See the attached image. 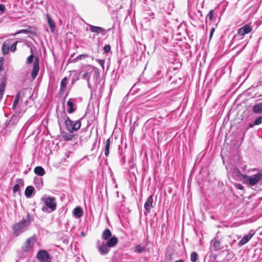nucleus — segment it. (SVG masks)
I'll use <instances>...</instances> for the list:
<instances>
[{
	"label": "nucleus",
	"instance_id": "24",
	"mask_svg": "<svg viewBox=\"0 0 262 262\" xmlns=\"http://www.w3.org/2000/svg\"><path fill=\"white\" fill-rule=\"evenodd\" d=\"M68 83V79L66 77L63 78L60 83V91L61 93H63L66 89L67 84Z\"/></svg>",
	"mask_w": 262,
	"mask_h": 262
},
{
	"label": "nucleus",
	"instance_id": "5",
	"mask_svg": "<svg viewBox=\"0 0 262 262\" xmlns=\"http://www.w3.org/2000/svg\"><path fill=\"white\" fill-rule=\"evenodd\" d=\"M243 178L246 183L250 184L251 186H253L262 179V172H258L251 176L244 175Z\"/></svg>",
	"mask_w": 262,
	"mask_h": 262
},
{
	"label": "nucleus",
	"instance_id": "14",
	"mask_svg": "<svg viewBox=\"0 0 262 262\" xmlns=\"http://www.w3.org/2000/svg\"><path fill=\"white\" fill-rule=\"evenodd\" d=\"M11 40L7 39L6 40L2 45V52L4 55H7L9 53L10 49L9 46L11 43Z\"/></svg>",
	"mask_w": 262,
	"mask_h": 262
},
{
	"label": "nucleus",
	"instance_id": "31",
	"mask_svg": "<svg viewBox=\"0 0 262 262\" xmlns=\"http://www.w3.org/2000/svg\"><path fill=\"white\" fill-rule=\"evenodd\" d=\"M17 43L18 41H16L11 45L10 49L12 52H14L16 50V46Z\"/></svg>",
	"mask_w": 262,
	"mask_h": 262
},
{
	"label": "nucleus",
	"instance_id": "4",
	"mask_svg": "<svg viewBox=\"0 0 262 262\" xmlns=\"http://www.w3.org/2000/svg\"><path fill=\"white\" fill-rule=\"evenodd\" d=\"M45 204V206L42 207V210L45 212H51L55 211L56 209V201L54 197L49 196L45 198H42Z\"/></svg>",
	"mask_w": 262,
	"mask_h": 262
},
{
	"label": "nucleus",
	"instance_id": "3",
	"mask_svg": "<svg viewBox=\"0 0 262 262\" xmlns=\"http://www.w3.org/2000/svg\"><path fill=\"white\" fill-rule=\"evenodd\" d=\"M61 115L63 119L65 120L64 124L66 129L70 133H73L74 132L77 131L80 128L81 125V120L83 119V117H82L79 119L74 121L67 116L64 111L61 112Z\"/></svg>",
	"mask_w": 262,
	"mask_h": 262
},
{
	"label": "nucleus",
	"instance_id": "30",
	"mask_svg": "<svg viewBox=\"0 0 262 262\" xmlns=\"http://www.w3.org/2000/svg\"><path fill=\"white\" fill-rule=\"evenodd\" d=\"M18 118L17 115H14L11 117L10 121H11V122H12L11 124L12 125L15 124L16 122H18Z\"/></svg>",
	"mask_w": 262,
	"mask_h": 262
},
{
	"label": "nucleus",
	"instance_id": "34",
	"mask_svg": "<svg viewBox=\"0 0 262 262\" xmlns=\"http://www.w3.org/2000/svg\"><path fill=\"white\" fill-rule=\"evenodd\" d=\"M88 57L87 55L81 54V55H78L76 58H75L73 60V61H76L77 60H81V59H84V58H85V57Z\"/></svg>",
	"mask_w": 262,
	"mask_h": 262
},
{
	"label": "nucleus",
	"instance_id": "46",
	"mask_svg": "<svg viewBox=\"0 0 262 262\" xmlns=\"http://www.w3.org/2000/svg\"><path fill=\"white\" fill-rule=\"evenodd\" d=\"M80 235L82 237H84L85 236V233L84 231H82L80 233Z\"/></svg>",
	"mask_w": 262,
	"mask_h": 262
},
{
	"label": "nucleus",
	"instance_id": "16",
	"mask_svg": "<svg viewBox=\"0 0 262 262\" xmlns=\"http://www.w3.org/2000/svg\"><path fill=\"white\" fill-rule=\"evenodd\" d=\"M83 214V211L82 208L80 206L76 207L73 210V215L76 218H79Z\"/></svg>",
	"mask_w": 262,
	"mask_h": 262
},
{
	"label": "nucleus",
	"instance_id": "42",
	"mask_svg": "<svg viewBox=\"0 0 262 262\" xmlns=\"http://www.w3.org/2000/svg\"><path fill=\"white\" fill-rule=\"evenodd\" d=\"M214 30H215V29L212 28L211 29V31H210V38H211L212 36L213 35V33L214 32Z\"/></svg>",
	"mask_w": 262,
	"mask_h": 262
},
{
	"label": "nucleus",
	"instance_id": "38",
	"mask_svg": "<svg viewBox=\"0 0 262 262\" xmlns=\"http://www.w3.org/2000/svg\"><path fill=\"white\" fill-rule=\"evenodd\" d=\"M30 32V31L28 30H26V29H22V30H19L17 33V34H19V33H29Z\"/></svg>",
	"mask_w": 262,
	"mask_h": 262
},
{
	"label": "nucleus",
	"instance_id": "25",
	"mask_svg": "<svg viewBox=\"0 0 262 262\" xmlns=\"http://www.w3.org/2000/svg\"><path fill=\"white\" fill-rule=\"evenodd\" d=\"M104 144V154L105 156L107 157L108 156L110 152V147L111 144L110 138L107 139Z\"/></svg>",
	"mask_w": 262,
	"mask_h": 262
},
{
	"label": "nucleus",
	"instance_id": "27",
	"mask_svg": "<svg viewBox=\"0 0 262 262\" xmlns=\"http://www.w3.org/2000/svg\"><path fill=\"white\" fill-rule=\"evenodd\" d=\"M198 258V254L196 252L193 251L191 253L190 260L192 262H195Z\"/></svg>",
	"mask_w": 262,
	"mask_h": 262
},
{
	"label": "nucleus",
	"instance_id": "12",
	"mask_svg": "<svg viewBox=\"0 0 262 262\" xmlns=\"http://www.w3.org/2000/svg\"><path fill=\"white\" fill-rule=\"evenodd\" d=\"M6 79H7L6 75L3 76L1 79V82L0 83V101H1V100L2 99L5 92V88L6 85Z\"/></svg>",
	"mask_w": 262,
	"mask_h": 262
},
{
	"label": "nucleus",
	"instance_id": "11",
	"mask_svg": "<svg viewBox=\"0 0 262 262\" xmlns=\"http://www.w3.org/2000/svg\"><path fill=\"white\" fill-rule=\"evenodd\" d=\"M254 234V232L250 231L248 234L245 235L238 242L239 246H243L247 243Z\"/></svg>",
	"mask_w": 262,
	"mask_h": 262
},
{
	"label": "nucleus",
	"instance_id": "23",
	"mask_svg": "<svg viewBox=\"0 0 262 262\" xmlns=\"http://www.w3.org/2000/svg\"><path fill=\"white\" fill-rule=\"evenodd\" d=\"M34 173L39 176H42L45 173V171L41 166H36L34 168Z\"/></svg>",
	"mask_w": 262,
	"mask_h": 262
},
{
	"label": "nucleus",
	"instance_id": "26",
	"mask_svg": "<svg viewBox=\"0 0 262 262\" xmlns=\"http://www.w3.org/2000/svg\"><path fill=\"white\" fill-rule=\"evenodd\" d=\"M145 251V248L144 247H142L140 245H137L135 248V252L137 253H141Z\"/></svg>",
	"mask_w": 262,
	"mask_h": 262
},
{
	"label": "nucleus",
	"instance_id": "40",
	"mask_svg": "<svg viewBox=\"0 0 262 262\" xmlns=\"http://www.w3.org/2000/svg\"><path fill=\"white\" fill-rule=\"evenodd\" d=\"M98 62H99V64L102 67V68H103L105 60H103V59L98 60Z\"/></svg>",
	"mask_w": 262,
	"mask_h": 262
},
{
	"label": "nucleus",
	"instance_id": "21",
	"mask_svg": "<svg viewBox=\"0 0 262 262\" xmlns=\"http://www.w3.org/2000/svg\"><path fill=\"white\" fill-rule=\"evenodd\" d=\"M17 184L14 185L13 187V191L14 193L19 191V184L24 185V181L20 179H17L16 180Z\"/></svg>",
	"mask_w": 262,
	"mask_h": 262
},
{
	"label": "nucleus",
	"instance_id": "33",
	"mask_svg": "<svg viewBox=\"0 0 262 262\" xmlns=\"http://www.w3.org/2000/svg\"><path fill=\"white\" fill-rule=\"evenodd\" d=\"M213 12L214 10L211 9L210 10L209 13L208 14L207 16V18H208L209 20L212 21L213 20Z\"/></svg>",
	"mask_w": 262,
	"mask_h": 262
},
{
	"label": "nucleus",
	"instance_id": "28",
	"mask_svg": "<svg viewBox=\"0 0 262 262\" xmlns=\"http://www.w3.org/2000/svg\"><path fill=\"white\" fill-rule=\"evenodd\" d=\"M214 250L217 251L222 248L221 243L219 241L215 240L214 242Z\"/></svg>",
	"mask_w": 262,
	"mask_h": 262
},
{
	"label": "nucleus",
	"instance_id": "13",
	"mask_svg": "<svg viewBox=\"0 0 262 262\" xmlns=\"http://www.w3.org/2000/svg\"><path fill=\"white\" fill-rule=\"evenodd\" d=\"M90 30L92 32L95 33L96 34H101L104 35L105 31L104 29L102 27L95 26L92 25H89Z\"/></svg>",
	"mask_w": 262,
	"mask_h": 262
},
{
	"label": "nucleus",
	"instance_id": "48",
	"mask_svg": "<svg viewBox=\"0 0 262 262\" xmlns=\"http://www.w3.org/2000/svg\"><path fill=\"white\" fill-rule=\"evenodd\" d=\"M174 262H184V260L183 259H179L175 261Z\"/></svg>",
	"mask_w": 262,
	"mask_h": 262
},
{
	"label": "nucleus",
	"instance_id": "7",
	"mask_svg": "<svg viewBox=\"0 0 262 262\" xmlns=\"http://www.w3.org/2000/svg\"><path fill=\"white\" fill-rule=\"evenodd\" d=\"M36 241L35 236H32L29 237L24 243V246L22 247V250L24 252H29L30 250L33 249V245Z\"/></svg>",
	"mask_w": 262,
	"mask_h": 262
},
{
	"label": "nucleus",
	"instance_id": "49",
	"mask_svg": "<svg viewBox=\"0 0 262 262\" xmlns=\"http://www.w3.org/2000/svg\"><path fill=\"white\" fill-rule=\"evenodd\" d=\"M58 124L59 126H60V119L58 118Z\"/></svg>",
	"mask_w": 262,
	"mask_h": 262
},
{
	"label": "nucleus",
	"instance_id": "19",
	"mask_svg": "<svg viewBox=\"0 0 262 262\" xmlns=\"http://www.w3.org/2000/svg\"><path fill=\"white\" fill-rule=\"evenodd\" d=\"M253 111L256 114H262V103L255 104L253 107Z\"/></svg>",
	"mask_w": 262,
	"mask_h": 262
},
{
	"label": "nucleus",
	"instance_id": "45",
	"mask_svg": "<svg viewBox=\"0 0 262 262\" xmlns=\"http://www.w3.org/2000/svg\"><path fill=\"white\" fill-rule=\"evenodd\" d=\"M254 125H255L254 124V123H249V128H252V127H253Z\"/></svg>",
	"mask_w": 262,
	"mask_h": 262
},
{
	"label": "nucleus",
	"instance_id": "6",
	"mask_svg": "<svg viewBox=\"0 0 262 262\" xmlns=\"http://www.w3.org/2000/svg\"><path fill=\"white\" fill-rule=\"evenodd\" d=\"M252 31V28L249 24H246L243 27L239 28L234 37H240L239 39H242L245 34L250 33Z\"/></svg>",
	"mask_w": 262,
	"mask_h": 262
},
{
	"label": "nucleus",
	"instance_id": "44",
	"mask_svg": "<svg viewBox=\"0 0 262 262\" xmlns=\"http://www.w3.org/2000/svg\"><path fill=\"white\" fill-rule=\"evenodd\" d=\"M10 122H11L10 120H7L5 122V125H6V126L7 127L10 123Z\"/></svg>",
	"mask_w": 262,
	"mask_h": 262
},
{
	"label": "nucleus",
	"instance_id": "1",
	"mask_svg": "<svg viewBox=\"0 0 262 262\" xmlns=\"http://www.w3.org/2000/svg\"><path fill=\"white\" fill-rule=\"evenodd\" d=\"M111 236L112 232L107 228L103 231L101 235V238L104 241H97V248L101 255H106L110 252V249L114 247L118 244V238L115 236Z\"/></svg>",
	"mask_w": 262,
	"mask_h": 262
},
{
	"label": "nucleus",
	"instance_id": "41",
	"mask_svg": "<svg viewBox=\"0 0 262 262\" xmlns=\"http://www.w3.org/2000/svg\"><path fill=\"white\" fill-rule=\"evenodd\" d=\"M96 77H98L99 76V72L97 69H94V71Z\"/></svg>",
	"mask_w": 262,
	"mask_h": 262
},
{
	"label": "nucleus",
	"instance_id": "32",
	"mask_svg": "<svg viewBox=\"0 0 262 262\" xmlns=\"http://www.w3.org/2000/svg\"><path fill=\"white\" fill-rule=\"evenodd\" d=\"M82 78L87 80L88 86H90V76H89V73L88 72H86L83 74Z\"/></svg>",
	"mask_w": 262,
	"mask_h": 262
},
{
	"label": "nucleus",
	"instance_id": "10",
	"mask_svg": "<svg viewBox=\"0 0 262 262\" xmlns=\"http://www.w3.org/2000/svg\"><path fill=\"white\" fill-rule=\"evenodd\" d=\"M152 202L153 195H150L148 197L144 206V209L146 213H148L150 212L151 208H153Z\"/></svg>",
	"mask_w": 262,
	"mask_h": 262
},
{
	"label": "nucleus",
	"instance_id": "39",
	"mask_svg": "<svg viewBox=\"0 0 262 262\" xmlns=\"http://www.w3.org/2000/svg\"><path fill=\"white\" fill-rule=\"evenodd\" d=\"M5 9V7L3 4H0V14H2Z\"/></svg>",
	"mask_w": 262,
	"mask_h": 262
},
{
	"label": "nucleus",
	"instance_id": "29",
	"mask_svg": "<svg viewBox=\"0 0 262 262\" xmlns=\"http://www.w3.org/2000/svg\"><path fill=\"white\" fill-rule=\"evenodd\" d=\"M31 54L29 56H28V57L27 59L26 63L27 64L31 63L32 62V61H33V59H34V56L33 55L32 49H31Z\"/></svg>",
	"mask_w": 262,
	"mask_h": 262
},
{
	"label": "nucleus",
	"instance_id": "17",
	"mask_svg": "<svg viewBox=\"0 0 262 262\" xmlns=\"http://www.w3.org/2000/svg\"><path fill=\"white\" fill-rule=\"evenodd\" d=\"M67 105L69 107V108L67 110V112L69 114H72L76 111V107H74L73 102L71 99L67 101Z\"/></svg>",
	"mask_w": 262,
	"mask_h": 262
},
{
	"label": "nucleus",
	"instance_id": "22",
	"mask_svg": "<svg viewBox=\"0 0 262 262\" xmlns=\"http://www.w3.org/2000/svg\"><path fill=\"white\" fill-rule=\"evenodd\" d=\"M21 91L18 92L17 94H16V95L15 96V99L13 102L12 108L14 110H15L16 106L18 103V101L20 99V96H21Z\"/></svg>",
	"mask_w": 262,
	"mask_h": 262
},
{
	"label": "nucleus",
	"instance_id": "43",
	"mask_svg": "<svg viewBox=\"0 0 262 262\" xmlns=\"http://www.w3.org/2000/svg\"><path fill=\"white\" fill-rule=\"evenodd\" d=\"M243 186H242L241 184H238L237 185H236V188H238V189H241V190H242L243 189Z\"/></svg>",
	"mask_w": 262,
	"mask_h": 262
},
{
	"label": "nucleus",
	"instance_id": "51",
	"mask_svg": "<svg viewBox=\"0 0 262 262\" xmlns=\"http://www.w3.org/2000/svg\"><path fill=\"white\" fill-rule=\"evenodd\" d=\"M86 116V114H84V116H83V117H84V116Z\"/></svg>",
	"mask_w": 262,
	"mask_h": 262
},
{
	"label": "nucleus",
	"instance_id": "9",
	"mask_svg": "<svg viewBox=\"0 0 262 262\" xmlns=\"http://www.w3.org/2000/svg\"><path fill=\"white\" fill-rule=\"evenodd\" d=\"M39 70V60L38 57H36L33 64V69L31 72V77L33 79L36 78Z\"/></svg>",
	"mask_w": 262,
	"mask_h": 262
},
{
	"label": "nucleus",
	"instance_id": "50",
	"mask_svg": "<svg viewBox=\"0 0 262 262\" xmlns=\"http://www.w3.org/2000/svg\"><path fill=\"white\" fill-rule=\"evenodd\" d=\"M86 116V114H84V116H83V117H84V116Z\"/></svg>",
	"mask_w": 262,
	"mask_h": 262
},
{
	"label": "nucleus",
	"instance_id": "8",
	"mask_svg": "<svg viewBox=\"0 0 262 262\" xmlns=\"http://www.w3.org/2000/svg\"><path fill=\"white\" fill-rule=\"evenodd\" d=\"M36 257L40 262H51L49 254L45 250H39L37 253Z\"/></svg>",
	"mask_w": 262,
	"mask_h": 262
},
{
	"label": "nucleus",
	"instance_id": "37",
	"mask_svg": "<svg viewBox=\"0 0 262 262\" xmlns=\"http://www.w3.org/2000/svg\"><path fill=\"white\" fill-rule=\"evenodd\" d=\"M4 59L0 58V71L3 70Z\"/></svg>",
	"mask_w": 262,
	"mask_h": 262
},
{
	"label": "nucleus",
	"instance_id": "2",
	"mask_svg": "<svg viewBox=\"0 0 262 262\" xmlns=\"http://www.w3.org/2000/svg\"><path fill=\"white\" fill-rule=\"evenodd\" d=\"M31 219L32 217L28 213L26 219H23L18 223L13 225L12 227L13 234L17 236L26 231L31 224Z\"/></svg>",
	"mask_w": 262,
	"mask_h": 262
},
{
	"label": "nucleus",
	"instance_id": "36",
	"mask_svg": "<svg viewBox=\"0 0 262 262\" xmlns=\"http://www.w3.org/2000/svg\"><path fill=\"white\" fill-rule=\"evenodd\" d=\"M262 122V117H258L254 122L255 125H259Z\"/></svg>",
	"mask_w": 262,
	"mask_h": 262
},
{
	"label": "nucleus",
	"instance_id": "47",
	"mask_svg": "<svg viewBox=\"0 0 262 262\" xmlns=\"http://www.w3.org/2000/svg\"><path fill=\"white\" fill-rule=\"evenodd\" d=\"M93 122V121L91 120V121H89L88 122V126H89V125H90Z\"/></svg>",
	"mask_w": 262,
	"mask_h": 262
},
{
	"label": "nucleus",
	"instance_id": "35",
	"mask_svg": "<svg viewBox=\"0 0 262 262\" xmlns=\"http://www.w3.org/2000/svg\"><path fill=\"white\" fill-rule=\"evenodd\" d=\"M111 46L110 45H105L103 48V50L105 53H108L111 51Z\"/></svg>",
	"mask_w": 262,
	"mask_h": 262
},
{
	"label": "nucleus",
	"instance_id": "18",
	"mask_svg": "<svg viewBox=\"0 0 262 262\" xmlns=\"http://www.w3.org/2000/svg\"><path fill=\"white\" fill-rule=\"evenodd\" d=\"M34 191V188L33 187L31 186H29L27 187V188H26L25 191V196L27 198H31L32 196V194H33Z\"/></svg>",
	"mask_w": 262,
	"mask_h": 262
},
{
	"label": "nucleus",
	"instance_id": "20",
	"mask_svg": "<svg viewBox=\"0 0 262 262\" xmlns=\"http://www.w3.org/2000/svg\"><path fill=\"white\" fill-rule=\"evenodd\" d=\"M47 18L48 25L51 31H53L55 27V24L54 21L51 18L49 14H47Z\"/></svg>",
	"mask_w": 262,
	"mask_h": 262
},
{
	"label": "nucleus",
	"instance_id": "15",
	"mask_svg": "<svg viewBox=\"0 0 262 262\" xmlns=\"http://www.w3.org/2000/svg\"><path fill=\"white\" fill-rule=\"evenodd\" d=\"M60 134L61 137L65 141H71L74 138L75 136L74 135L72 134V133H70V132L69 133L65 131H61Z\"/></svg>",
	"mask_w": 262,
	"mask_h": 262
}]
</instances>
